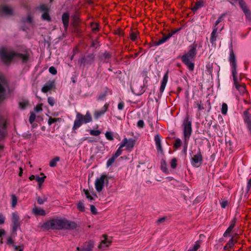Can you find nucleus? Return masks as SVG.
<instances>
[{
    "label": "nucleus",
    "instance_id": "52",
    "mask_svg": "<svg viewBox=\"0 0 251 251\" xmlns=\"http://www.w3.org/2000/svg\"><path fill=\"white\" fill-rule=\"evenodd\" d=\"M228 202L226 201H223L221 202V205L222 208H226V207L227 205Z\"/></svg>",
    "mask_w": 251,
    "mask_h": 251
},
{
    "label": "nucleus",
    "instance_id": "1",
    "mask_svg": "<svg viewBox=\"0 0 251 251\" xmlns=\"http://www.w3.org/2000/svg\"><path fill=\"white\" fill-rule=\"evenodd\" d=\"M75 226L76 225L75 223L61 219L50 220L44 224V227L47 229H71L74 228Z\"/></svg>",
    "mask_w": 251,
    "mask_h": 251
},
{
    "label": "nucleus",
    "instance_id": "3",
    "mask_svg": "<svg viewBox=\"0 0 251 251\" xmlns=\"http://www.w3.org/2000/svg\"><path fill=\"white\" fill-rule=\"evenodd\" d=\"M229 61L232 68V74L234 81V83L236 88L241 94H244L246 90L245 87L239 84V79L237 77V72L236 69V61L234 54L231 52L229 56Z\"/></svg>",
    "mask_w": 251,
    "mask_h": 251
},
{
    "label": "nucleus",
    "instance_id": "54",
    "mask_svg": "<svg viewBox=\"0 0 251 251\" xmlns=\"http://www.w3.org/2000/svg\"><path fill=\"white\" fill-rule=\"evenodd\" d=\"M42 104L37 105L35 108V111L36 112H38L42 110Z\"/></svg>",
    "mask_w": 251,
    "mask_h": 251
},
{
    "label": "nucleus",
    "instance_id": "40",
    "mask_svg": "<svg viewBox=\"0 0 251 251\" xmlns=\"http://www.w3.org/2000/svg\"><path fill=\"white\" fill-rule=\"evenodd\" d=\"M42 18L44 20L50 21V18L47 12H45L42 15Z\"/></svg>",
    "mask_w": 251,
    "mask_h": 251
},
{
    "label": "nucleus",
    "instance_id": "56",
    "mask_svg": "<svg viewBox=\"0 0 251 251\" xmlns=\"http://www.w3.org/2000/svg\"><path fill=\"white\" fill-rule=\"evenodd\" d=\"M124 107V103L123 102H119L118 105V108L119 110H122Z\"/></svg>",
    "mask_w": 251,
    "mask_h": 251
},
{
    "label": "nucleus",
    "instance_id": "35",
    "mask_svg": "<svg viewBox=\"0 0 251 251\" xmlns=\"http://www.w3.org/2000/svg\"><path fill=\"white\" fill-rule=\"evenodd\" d=\"M28 105V102L26 100H22L19 102V106L21 109L25 108Z\"/></svg>",
    "mask_w": 251,
    "mask_h": 251
},
{
    "label": "nucleus",
    "instance_id": "28",
    "mask_svg": "<svg viewBox=\"0 0 251 251\" xmlns=\"http://www.w3.org/2000/svg\"><path fill=\"white\" fill-rule=\"evenodd\" d=\"M18 198L15 195H11V204L12 208L15 207L17 204Z\"/></svg>",
    "mask_w": 251,
    "mask_h": 251
},
{
    "label": "nucleus",
    "instance_id": "38",
    "mask_svg": "<svg viewBox=\"0 0 251 251\" xmlns=\"http://www.w3.org/2000/svg\"><path fill=\"white\" fill-rule=\"evenodd\" d=\"M101 133V131L99 130H91L90 134L93 136H98Z\"/></svg>",
    "mask_w": 251,
    "mask_h": 251
},
{
    "label": "nucleus",
    "instance_id": "25",
    "mask_svg": "<svg viewBox=\"0 0 251 251\" xmlns=\"http://www.w3.org/2000/svg\"><path fill=\"white\" fill-rule=\"evenodd\" d=\"M19 220V216L16 213H13L12 216V221L15 226H18V222Z\"/></svg>",
    "mask_w": 251,
    "mask_h": 251
},
{
    "label": "nucleus",
    "instance_id": "36",
    "mask_svg": "<svg viewBox=\"0 0 251 251\" xmlns=\"http://www.w3.org/2000/svg\"><path fill=\"white\" fill-rule=\"evenodd\" d=\"M138 38V32L137 31H133L130 34V39L132 41H135Z\"/></svg>",
    "mask_w": 251,
    "mask_h": 251
},
{
    "label": "nucleus",
    "instance_id": "59",
    "mask_svg": "<svg viewBox=\"0 0 251 251\" xmlns=\"http://www.w3.org/2000/svg\"><path fill=\"white\" fill-rule=\"evenodd\" d=\"M5 231L3 229H0V238L5 235Z\"/></svg>",
    "mask_w": 251,
    "mask_h": 251
},
{
    "label": "nucleus",
    "instance_id": "32",
    "mask_svg": "<svg viewBox=\"0 0 251 251\" xmlns=\"http://www.w3.org/2000/svg\"><path fill=\"white\" fill-rule=\"evenodd\" d=\"M2 11L5 14H10L12 12V9L9 6H5L2 7Z\"/></svg>",
    "mask_w": 251,
    "mask_h": 251
},
{
    "label": "nucleus",
    "instance_id": "61",
    "mask_svg": "<svg viewBox=\"0 0 251 251\" xmlns=\"http://www.w3.org/2000/svg\"><path fill=\"white\" fill-rule=\"evenodd\" d=\"M221 21H222V18L221 17L219 18L216 21V22L215 23V25H217Z\"/></svg>",
    "mask_w": 251,
    "mask_h": 251
},
{
    "label": "nucleus",
    "instance_id": "42",
    "mask_svg": "<svg viewBox=\"0 0 251 251\" xmlns=\"http://www.w3.org/2000/svg\"><path fill=\"white\" fill-rule=\"evenodd\" d=\"M35 118H36L35 115L34 113H32L31 114L29 119V122L31 124L32 123L35 121Z\"/></svg>",
    "mask_w": 251,
    "mask_h": 251
},
{
    "label": "nucleus",
    "instance_id": "46",
    "mask_svg": "<svg viewBox=\"0 0 251 251\" xmlns=\"http://www.w3.org/2000/svg\"><path fill=\"white\" fill-rule=\"evenodd\" d=\"M235 242L236 241L235 239H234L233 238H231L227 244L228 246H229V247H232Z\"/></svg>",
    "mask_w": 251,
    "mask_h": 251
},
{
    "label": "nucleus",
    "instance_id": "53",
    "mask_svg": "<svg viewBox=\"0 0 251 251\" xmlns=\"http://www.w3.org/2000/svg\"><path fill=\"white\" fill-rule=\"evenodd\" d=\"M46 201V199L44 198V199H42L41 198H38L37 199V201L38 203L41 204H43Z\"/></svg>",
    "mask_w": 251,
    "mask_h": 251
},
{
    "label": "nucleus",
    "instance_id": "15",
    "mask_svg": "<svg viewBox=\"0 0 251 251\" xmlns=\"http://www.w3.org/2000/svg\"><path fill=\"white\" fill-rule=\"evenodd\" d=\"M5 84V80L2 77H0V100L3 98L4 90V86Z\"/></svg>",
    "mask_w": 251,
    "mask_h": 251
},
{
    "label": "nucleus",
    "instance_id": "31",
    "mask_svg": "<svg viewBox=\"0 0 251 251\" xmlns=\"http://www.w3.org/2000/svg\"><path fill=\"white\" fill-rule=\"evenodd\" d=\"M77 208L78 210L81 211V212H83L85 210V207H84V203L81 202V201H79L77 203Z\"/></svg>",
    "mask_w": 251,
    "mask_h": 251
},
{
    "label": "nucleus",
    "instance_id": "57",
    "mask_svg": "<svg viewBox=\"0 0 251 251\" xmlns=\"http://www.w3.org/2000/svg\"><path fill=\"white\" fill-rule=\"evenodd\" d=\"M24 249L23 246H19V247H15V251H23Z\"/></svg>",
    "mask_w": 251,
    "mask_h": 251
},
{
    "label": "nucleus",
    "instance_id": "60",
    "mask_svg": "<svg viewBox=\"0 0 251 251\" xmlns=\"http://www.w3.org/2000/svg\"><path fill=\"white\" fill-rule=\"evenodd\" d=\"M251 178L250 179V180L248 181L247 188L249 190L251 189Z\"/></svg>",
    "mask_w": 251,
    "mask_h": 251
},
{
    "label": "nucleus",
    "instance_id": "44",
    "mask_svg": "<svg viewBox=\"0 0 251 251\" xmlns=\"http://www.w3.org/2000/svg\"><path fill=\"white\" fill-rule=\"evenodd\" d=\"M200 247V245L198 242H196L193 247L191 249L193 251H196Z\"/></svg>",
    "mask_w": 251,
    "mask_h": 251
},
{
    "label": "nucleus",
    "instance_id": "34",
    "mask_svg": "<svg viewBox=\"0 0 251 251\" xmlns=\"http://www.w3.org/2000/svg\"><path fill=\"white\" fill-rule=\"evenodd\" d=\"M123 147H121V145H120V146L118 148V149L117 150V151H116V152H115V153L113 155L115 157V158H117L119 155H120L122 152V151H123V150H122V148Z\"/></svg>",
    "mask_w": 251,
    "mask_h": 251
},
{
    "label": "nucleus",
    "instance_id": "10",
    "mask_svg": "<svg viewBox=\"0 0 251 251\" xmlns=\"http://www.w3.org/2000/svg\"><path fill=\"white\" fill-rule=\"evenodd\" d=\"M239 4L241 7L243 11L246 16V18L250 21L251 20V13L248 9L245 3L243 0H240Z\"/></svg>",
    "mask_w": 251,
    "mask_h": 251
},
{
    "label": "nucleus",
    "instance_id": "11",
    "mask_svg": "<svg viewBox=\"0 0 251 251\" xmlns=\"http://www.w3.org/2000/svg\"><path fill=\"white\" fill-rule=\"evenodd\" d=\"M82 115L80 113H77L76 116V119L74 122L73 128L77 129L80 126L83 124V121H82Z\"/></svg>",
    "mask_w": 251,
    "mask_h": 251
},
{
    "label": "nucleus",
    "instance_id": "43",
    "mask_svg": "<svg viewBox=\"0 0 251 251\" xmlns=\"http://www.w3.org/2000/svg\"><path fill=\"white\" fill-rule=\"evenodd\" d=\"M181 146V140L179 139H177L176 140L175 143L174 144L175 147L177 148Z\"/></svg>",
    "mask_w": 251,
    "mask_h": 251
},
{
    "label": "nucleus",
    "instance_id": "5",
    "mask_svg": "<svg viewBox=\"0 0 251 251\" xmlns=\"http://www.w3.org/2000/svg\"><path fill=\"white\" fill-rule=\"evenodd\" d=\"M106 180H107L106 175H102L96 179L95 186L97 191L100 192L102 191Z\"/></svg>",
    "mask_w": 251,
    "mask_h": 251
},
{
    "label": "nucleus",
    "instance_id": "39",
    "mask_svg": "<svg viewBox=\"0 0 251 251\" xmlns=\"http://www.w3.org/2000/svg\"><path fill=\"white\" fill-rule=\"evenodd\" d=\"M115 159H116V158H115V157L114 156H112V157L111 158L109 159L107 161V164H106L107 166V167L110 166L114 163Z\"/></svg>",
    "mask_w": 251,
    "mask_h": 251
},
{
    "label": "nucleus",
    "instance_id": "48",
    "mask_svg": "<svg viewBox=\"0 0 251 251\" xmlns=\"http://www.w3.org/2000/svg\"><path fill=\"white\" fill-rule=\"evenodd\" d=\"M171 166L173 168H175L176 166V159H173L171 162Z\"/></svg>",
    "mask_w": 251,
    "mask_h": 251
},
{
    "label": "nucleus",
    "instance_id": "45",
    "mask_svg": "<svg viewBox=\"0 0 251 251\" xmlns=\"http://www.w3.org/2000/svg\"><path fill=\"white\" fill-rule=\"evenodd\" d=\"M48 103L51 106H53L54 104V100L52 97H49L48 99Z\"/></svg>",
    "mask_w": 251,
    "mask_h": 251
},
{
    "label": "nucleus",
    "instance_id": "7",
    "mask_svg": "<svg viewBox=\"0 0 251 251\" xmlns=\"http://www.w3.org/2000/svg\"><path fill=\"white\" fill-rule=\"evenodd\" d=\"M135 143V141L133 139H127L126 138H125L122 142L121 143V147H126V149L129 151H130L133 148Z\"/></svg>",
    "mask_w": 251,
    "mask_h": 251
},
{
    "label": "nucleus",
    "instance_id": "16",
    "mask_svg": "<svg viewBox=\"0 0 251 251\" xmlns=\"http://www.w3.org/2000/svg\"><path fill=\"white\" fill-rule=\"evenodd\" d=\"M108 108V105L105 104L102 108L99 111H96L95 114L94 116L96 119L99 118L100 116L102 115L107 110Z\"/></svg>",
    "mask_w": 251,
    "mask_h": 251
},
{
    "label": "nucleus",
    "instance_id": "13",
    "mask_svg": "<svg viewBox=\"0 0 251 251\" xmlns=\"http://www.w3.org/2000/svg\"><path fill=\"white\" fill-rule=\"evenodd\" d=\"M168 80V73H166L163 78V79L161 82V84L160 88V92L163 93L165 89L166 86L167 85V82Z\"/></svg>",
    "mask_w": 251,
    "mask_h": 251
},
{
    "label": "nucleus",
    "instance_id": "47",
    "mask_svg": "<svg viewBox=\"0 0 251 251\" xmlns=\"http://www.w3.org/2000/svg\"><path fill=\"white\" fill-rule=\"evenodd\" d=\"M49 72L50 74L52 75H55L57 73L56 70L53 67H50L49 68Z\"/></svg>",
    "mask_w": 251,
    "mask_h": 251
},
{
    "label": "nucleus",
    "instance_id": "26",
    "mask_svg": "<svg viewBox=\"0 0 251 251\" xmlns=\"http://www.w3.org/2000/svg\"><path fill=\"white\" fill-rule=\"evenodd\" d=\"M83 192L84 193V194H85L86 198L90 201L94 200V198L96 197V195H94L93 196H92L90 192L88 190H84Z\"/></svg>",
    "mask_w": 251,
    "mask_h": 251
},
{
    "label": "nucleus",
    "instance_id": "33",
    "mask_svg": "<svg viewBox=\"0 0 251 251\" xmlns=\"http://www.w3.org/2000/svg\"><path fill=\"white\" fill-rule=\"evenodd\" d=\"M105 136L106 138L108 140L111 141L113 140V135L111 132L106 131Z\"/></svg>",
    "mask_w": 251,
    "mask_h": 251
},
{
    "label": "nucleus",
    "instance_id": "55",
    "mask_svg": "<svg viewBox=\"0 0 251 251\" xmlns=\"http://www.w3.org/2000/svg\"><path fill=\"white\" fill-rule=\"evenodd\" d=\"M13 240L11 238V237H8L7 238V243L8 244H9V245H13Z\"/></svg>",
    "mask_w": 251,
    "mask_h": 251
},
{
    "label": "nucleus",
    "instance_id": "4",
    "mask_svg": "<svg viewBox=\"0 0 251 251\" xmlns=\"http://www.w3.org/2000/svg\"><path fill=\"white\" fill-rule=\"evenodd\" d=\"M196 47L193 46L189 51L182 56L181 59L182 61L187 65L190 70L193 71L194 68V63L193 62L196 55Z\"/></svg>",
    "mask_w": 251,
    "mask_h": 251
},
{
    "label": "nucleus",
    "instance_id": "23",
    "mask_svg": "<svg viewBox=\"0 0 251 251\" xmlns=\"http://www.w3.org/2000/svg\"><path fill=\"white\" fill-rule=\"evenodd\" d=\"M217 28L215 27L211 33V37H210V42L211 43L213 44L216 40L217 37Z\"/></svg>",
    "mask_w": 251,
    "mask_h": 251
},
{
    "label": "nucleus",
    "instance_id": "12",
    "mask_svg": "<svg viewBox=\"0 0 251 251\" xmlns=\"http://www.w3.org/2000/svg\"><path fill=\"white\" fill-rule=\"evenodd\" d=\"M93 246L94 243L91 241L86 243L80 249L77 247V250L79 251H91Z\"/></svg>",
    "mask_w": 251,
    "mask_h": 251
},
{
    "label": "nucleus",
    "instance_id": "21",
    "mask_svg": "<svg viewBox=\"0 0 251 251\" xmlns=\"http://www.w3.org/2000/svg\"><path fill=\"white\" fill-rule=\"evenodd\" d=\"M82 121L83 123H88L92 121V117L89 112H87L85 116L82 115Z\"/></svg>",
    "mask_w": 251,
    "mask_h": 251
},
{
    "label": "nucleus",
    "instance_id": "17",
    "mask_svg": "<svg viewBox=\"0 0 251 251\" xmlns=\"http://www.w3.org/2000/svg\"><path fill=\"white\" fill-rule=\"evenodd\" d=\"M154 140L155 141V144L157 151L158 152H162V149L161 145V139L160 136L158 135H155Z\"/></svg>",
    "mask_w": 251,
    "mask_h": 251
},
{
    "label": "nucleus",
    "instance_id": "14",
    "mask_svg": "<svg viewBox=\"0 0 251 251\" xmlns=\"http://www.w3.org/2000/svg\"><path fill=\"white\" fill-rule=\"evenodd\" d=\"M33 214L36 216H44L46 213L45 211L41 208L34 207L32 209Z\"/></svg>",
    "mask_w": 251,
    "mask_h": 251
},
{
    "label": "nucleus",
    "instance_id": "6",
    "mask_svg": "<svg viewBox=\"0 0 251 251\" xmlns=\"http://www.w3.org/2000/svg\"><path fill=\"white\" fill-rule=\"evenodd\" d=\"M192 132L191 124L190 122L186 121L184 123L183 133L185 144H187V140L189 139Z\"/></svg>",
    "mask_w": 251,
    "mask_h": 251
},
{
    "label": "nucleus",
    "instance_id": "9",
    "mask_svg": "<svg viewBox=\"0 0 251 251\" xmlns=\"http://www.w3.org/2000/svg\"><path fill=\"white\" fill-rule=\"evenodd\" d=\"M202 160V155L200 152H199L192 158L191 163L194 166L198 167L201 165Z\"/></svg>",
    "mask_w": 251,
    "mask_h": 251
},
{
    "label": "nucleus",
    "instance_id": "30",
    "mask_svg": "<svg viewBox=\"0 0 251 251\" xmlns=\"http://www.w3.org/2000/svg\"><path fill=\"white\" fill-rule=\"evenodd\" d=\"M59 161V158L58 157H55L53 159L51 160L50 162L49 165L51 167H55L56 165L57 162Z\"/></svg>",
    "mask_w": 251,
    "mask_h": 251
},
{
    "label": "nucleus",
    "instance_id": "19",
    "mask_svg": "<svg viewBox=\"0 0 251 251\" xmlns=\"http://www.w3.org/2000/svg\"><path fill=\"white\" fill-rule=\"evenodd\" d=\"M42 176L39 177V176H35V179L38 182L39 187H41V185L43 183L46 177V176L43 173H41L40 174Z\"/></svg>",
    "mask_w": 251,
    "mask_h": 251
},
{
    "label": "nucleus",
    "instance_id": "49",
    "mask_svg": "<svg viewBox=\"0 0 251 251\" xmlns=\"http://www.w3.org/2000/svg\"><path fill=\"white\" fill-rule=\"evenodd\" d=\"M144 126V122L143 120H139L137 123V126L139 128H143Z\"/></svg>",
    "mask_w": 251,
    "mask_h": 251
},
{
    "label": "nucleus",
    "instance_id": "41",
    "mask_svg": "<svg viewBox=\"0 0 251 251\" xmlns=\"http://www.w3.org/2000/svg\"><path fill=\"white\" fill-rule=\"evenodd\" d=\"M59 118H52L51 117H50L48 120V124L49 125H51L53 123L57 121H59Z\"/></svg>",
    "mask_w": 251,
    "mask_h": 251
},
{
    "label": "nucleus",
    "instance_id": "27",
    "mask_svg": "<svg viewBox=\"0 0 251 251\" xmlns=\"http://www.w3.org/2000/svg\"><path fill=\"white\" fill-rule=\"evenodd\" d=\"M171 36H172V34H170L167 36H163V37L162 39L159 40L157 41L156 45L158 46V45L163 44L164 43L166 42L171 37Z\"/></svg>",
    "mask_w": 251,
    "mask_h": 251
},
{
    "label": "nucleus",
    "instance_id": "24",
    "mask_svg": "<svg viewBox=\"0 0 251 251\" xmlns=\"http://www.w3.org/2000/svg\"><path fill=\"white\" fill-rule=\"evenodd\" d=\"M235 223V222L234 220L232 221V222L230 224V225L229 226L228 228L226 229V232L224 233V236L226 237V236H228L229 235L230 232L231 231V230H232L234 226Z\"/></svg>",
    "mask_w": 251,
    "mask_h": 251
},
{
    "label": "nucleus",
    "instance_id": "2",
    "mask_svg": "<svg viewBox=\"0 0 251 251\" xmlns=\"http://www.w3.org/2000/svg\"><path fill=\"white\" fill-rule=\"evenodd\" d=\"M0 57L2 61L7 63L12 59L16 58H19L23 61H26L28 58V56L26 54L17 53L13 51L2 48L0 49Z\"/></svg>",
    "mask_w": 251,
    "mask_h": 251
},
{
    "label": "nucleus",
    "instance_id": "50",
    "mask_svg": "<svg viewBox=\"0 0 251 251\" xmlns=\"http://www.w3.org/2000/svg\"><path fill=\"white\" fill-rule=\"evenodd\" d=\"M90 210H91V212L93 214H96L97 212V209L96 208H95V207L93 205H91L90 206Z\"/></svg>",
    "mask_w": 251,
    "mask_h": 251
},
{
    "label": "nucleus",
    "instance_id": "64",
    "mask_svg": "<svg viewBox=\"0 0 251 251\" xmlns=\"http://www.w3.org/2000/svg\"><path fill=\"white\" fill-rule=\"evenodd\" d=\"M230 247H229V246H228V244L225 247H224V249L226 250H227L228 249V248H229Z\"/></svg>",
    "mask_w": 251,
    "mask_h": 251
},
{
    "label": "nucleus",
    "instance_id": "20",
    "mask_svg": "<svg viewBox=\"0 0 251 251\" xmlns=\"http://www.w3.org/2000/svg\"><path fill=\"white\" fill-rule=\"evenodd\" d=\"M244 120L249 126H251V115L249 114L248 111L244 113Z\"/></svg>",
    "mask_w": 251,
    "mask_h": 251
},
{
    "label": "nucleus",
    "instance_id": "58",
    "mask_svg": "<svg viewBox=\"0 0 251 251\" xmlns=\"http://www.w3.org/2000/svg\"><path fill=\"white\" fill-rule=\"evenodd\" d=\"M91 26L93 30L94 31L98 29V25L97 24H92Z\"/></svg>",
    "mask_w": 251,
    "mask_h": 251
},
{
    "label": "nucleus",
    "instance_id": "29",
    "mask_svg": "<svg viewBox=\"0 0 251 251\" xmlns=\"http://www.w3.org/2000/svg\"><path fill=\"white\" fill-rule=\"evenodd\" d=\"M203 6V2L202 1H200L197 2L195 5L192 8V10L195 11L197 10L200 8L202 7Z\"/></svg>",
    "mask_w": 251,
    "mask_h": 251
},
{
    "label": "nucleus",
    "instance_id": "18",
    "mask_svg": "<svg viewBox=\"0 0 251 251\" xmlns=\"http://www.w3.org/2000/svg\"><path fill=\"white\" fill-rule=\"evenodd\" d=\"M54 86L53 82H49L47 83L42 88V91L44 93H46L52 89Z\"/></svg>",
    "mask_w": 251,
    "mask_h": 251
},
{
    "label": "nucleus",
    "instance_id": "63",
    "mask_svg": "<svg viewBox=\"0 0 251 251\" xmlns=\"http://www.w3.org/2000/svg\"><path fill=\"white\" fill-rule=\"evenodd\" d=\"M161 167L163 171L166 172L167 171L166 168L165 167L163 166V163H162Z\"/></svg>",
    "mask_w": 251,
    "mask_h": 251
},
{
    "label": "nucleus",
    "instance_id": "37",
    "mask_svg": "<svg viewBox=\"0 0 251 251\" xmlns=\"http://www.w3.org/2000/svg\"><path fill=\"white\" fill-rule=\"evenodd\" d=\"M227 112V105L226 103H223L222 105V113L223 114H226Z\"/></svg>",
    "mask_w": 251,
    "mask_h": 251
},
{
    "label": "nucleus",
    "instance_id": "8",
    "mask_svg": "<svg viewBox=\"0 0 251 251\" xmlns=\"http://www.w3.org/2000/svg\"><path fill=\"white\" fill-rule=\"evenodd\" d=\"M111 243V239L110 237H108L105 235H103L101 239L100 243L99 245V248L103 250L108 247Z\"/></svg>",
    "mask_w": 251,
    "mask_h": 251
},
{
    "label": "nucleus",
    "instance_id": "51",
    "mask_svg": "<svg viewBox=\"0 0 251 251\" xmlns=\"http://www.w3.org/2000/svg\"><path fill=\"white\" fill-rule=\"evenodd\" d=\"M5 222V217L2 215L0 214V225H2Z\"/></svg>",
    "mask_w": 251,
    "mask_h": 251
},
{
    "label": "nucleus",
    "instance_id": "62",
    "mask_svg": "<svg viewBox=\"0 0 251 251\" xmlns=\"http://www.w3.org/2000/svg\"><path fill=\"white\" fill-rule=\"evenodd\" d=\"M35 176H34V175H31V176H29V179L30 180H33V179H35Z\"/></svg>",
    "mask_w": 251,
    "mask_h": 251
},
{
    "label": "nucleus",
    "instance_id": "22",
    "mask_svg": "<svg viewBox=\"0 0 251 251\" xmlns=\"http://www.w3.org/2000/svg\"><path fill=\"white\" fill-rule=\"evenodd\" d=\"M69 19V15L68 13H65L63 14L62 19L65 28H67L68 26Z\"/></svg>",
    "mask_w": 251,
    "mask_h": 251
}]
</instances>
